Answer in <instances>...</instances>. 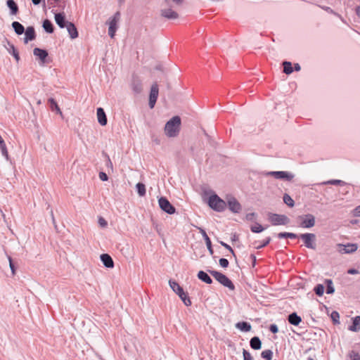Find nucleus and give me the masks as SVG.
<instances>
[{
	"instance_id": "1",
	"label": "nucleus",
	"mask_w": 360,
	"mask_h": 360,
	"mask_svg": "<svg viewBox=\"0 0 360 360\" xmlns=\"http://www.w3.org/2000/svg\"><path fill=\"white\" fill-rule=\"evenodd\" d=\"M181 119L179 116H174L165 124V132L168 137L176 136L180 131Z\"/></svg>"
},
{
	"instance_id": "2",
	"label": "nucleus",
	"mask_w": 360,
	"mask_h": 360,
	"mask_svg": "<svg viewBox=\"0 0 360 360\" xmlns=\"http://www.w3.org/2000/svg\"><path fill=\"white\" fill-rule=\"evenodd\" d=\"M169 284L172 290L179 295L184 304L187 307L191 305V301L188 297L187 293L184 291V289L175 281L169 280Z\"/></svg>"
},
{
	"instance_id": "3",
	"label": "nucleus",
	"mask_w": 360,
	"mask_h": 360,
	"mask_svg": "<svg viewBox=\"0 0 360 360\" xmlns=\"http://www.w3.org/2000/svg\"><path fill=\"white\" fill-rule=\"evenodd\" d=\"M208 204L212 209L217 212H223L226 207V201L221 199L217 194L210 196Z\"/></svg>"
},
{
	"instance_id": "4",
	"label": "nucleus",
	"mask_w": 360,
	"mask_h": 360,
	"mask_svg": "<svg viewBox=\"0 0 360 360\" xmlns=\"http://www.w3.org/2000/svg\"><path fill=\"white\" fill-rule=\"evenodd\" d=\"M209 272L222 285L231 290L235 289V286L232 281L224 274L214 270H210Z\"/></svg>"
},
{
	"instance_id": "5",
	"label": "nucleus",
	"mask_w": 360,
	"mask_h": 360,
	"mask_svg": "<svg viewBox=\"0 0 360 360\" xmlns=\"http://www.w3.org/2000/svg\"><path fill=\"white\" fill-rule=\"evenodd\" d=\"M268 220L273 226L287 225L290 222V219L286 215L271 212L268 214Z\"/></svg>"
},
{
	"instance_id": "6",
	"label": "nucleus",
	"mask_w": 360,
	"mask_h": 360,
	"mask_svg": "<svg viewBox=\"0 0 360 360\" xmlns=\"http://www.w3.org/2000/svg\"><path fill=\"white\" fill-rule=\"evenodd\" d=\"M327 294H333L335 291L332 280L326 279L323 283L316 285V295L321 296L324 293L325 289Z\"/></svg>"
},
{
	"instance_id": "7",
	"label": "nucleus",
	"mask_w": 360,
	"mask_h": 360,
	"mask_svg": "<svg viewBox=\"0 0 360 360\" xmlns=\"http://www.w3.org/2000/svg\"><path fill=\"white\" fill-rule=\"evenodd\" d=\"M120 20V13L119 11L116 12L114 15L110 18L109 20V27H108V34L110 38H114L115 35V32L117 30V23Z\"/></svg>"
},
{
	"instance_id": "8",
	"label": "nucleus",
	"mask_w": 360,
	"mask_h": 360,
	"mask_svg": "<svg viewBox=\"0 0 360 360\" xmlns=\"http://www.w3.org/2000/svg\"><path fill=\"white\" fill-rule=\"evenodd\" d=\"M266 175L274 176L277 179H283L287 181H291L294 178L292 173L285 171L269 172L266 173Z\"/></svg>"
},
{
	"instance_id": "9",
	"label": "nucleus",
	"mask_w": 360,
	"mask_h": 360,
	"mask_svg": "<svg viewBox=\"0 0 360 360\" xmlns=\"http://www.w3.org/2000/svg\"><path fill=\"white\" fill-rule=\"evenodd\" d=\"M226 202L230 211L233 213H239L242 210L240 202L233 196H228Z\"/></svg>"
},
{
	"instance_id": "10",
	"label": "nucleus",
	"mask_w": 360,
	"mask_h": 360,
	"mask_svg": "<svg viewBox=\"0 0 360 360\" xmlns=\"http://www.w3.org/2000/svg\"><path fill=\"white\" fill-rule=\"evenodd\" d=\"M159 206L164 212L167 214H172L175 213V207L169 202V201L165 197H161L158 200Z\"/></svg>"
},
{
	"instance_id": "11",
	"label": "nucleus",
	"mask_w": 360,
	"mask_h": 360,
	"mask_svg": "<svg viewBox=\"0 0 360 360\" xmlns=\"http://www.w3.org/2000/svg\"><path fill=\"white\" fill-rule=\"evenodd\" d=\"M358 249L356 243L338 244L337 250L341 254H349L354 252Z\"/></svg>"
},
{
	"instance_id": "12",
	"label": "nucleus",
	"mask_w": 360,
	"mask_h": 360,
	"mask_svg": "<svg viewBox=\"0 0 360 360\" xmlns=\"http://www.w3.org/2000/svg\"><path fill=\"white\" fill-rule=\"evenodd\" d=\"M159 94L158 85L157 83H154L150 88V95H149V107L150 108H153L155 103L157 101Z\"/></svg>"
},
{
	"instance_id": "13",
	"label": "nucleus",
	"mask_w": 360,
	"mask_h": 360,
	"mask_svg": "<svg viewBox=\"0 0 360 360\" xmlns=\"http://www.w3.org/2000/svg\"><path fill=\"white\" fill-rule=\"evenodd\" d=\"M298 220L300 221L299 226L302 228H310L314 225V217L311 214H307L304 217H299Z\"/></svg>"
},
{
	"instance_id": "14",
	"label": "nucleus",
	"mask_w": 360,
	"mask_h": 360,
	"mask_svg": "<svg viewBox=\"0 0 360 360\" xmlns=\"http://www.w3.org/2000/svg\"><path fill=\"white\" fill-rule=\"evenodd\" d=\"M299 238H301L305 247L307 248L314 249V246L313 245L314 240L315 238V235L313 233H302L299 235Z\"/></svg>"
},
{
	"instance_id": "15",
	"label": "nucleus",
	"mask_w": 360,
	"mask_h": 360,
	"mask_svg": "<svg viewBox=\"0 0 360 360\" xmlns=\"http://www.w3.org/2000/svg\"><path fill=\"white\" fill-rule=\"evenodd\" d=\"M55 21L60 28L66 27L67 24L69 22L66 20L65 15L64 13H55Z\"/></svg>"
},
{
	"instance_id": "16",
	"label": "nucleus",
	"mask_w": 360,
	"mask_h": 360,
	"mask_svg": "<svg viewBox=\"0 0 360 360\" xmlns=\"http://www.w3.org/2000/svg\"><path fill=\"white\" fill-rule=\"evenodd\" d=\"M25 37L24 38V43L27 44L28 41H32L36 38V33L34 27L29 26L25 30Z\"/></svg>"
},
{
	"instance_id": "17",
	"label": "nucleus",
	"mask_w": 360,
	"mask_h": 360,
	"mask_svg": "<svg viewBox=\"0 0 360 360\" xmlns=\"http://www.w3.org/2000/svg\"><path fill=\"white\" fill-rule=\"evenodd\" d=\"M97 118L98 122L101 126H105L108 122L107 116L104 110L102 108H97Z\"/></svg>"
},
{
	"instance_id": "18",
	"label": "nucleus",
	"mask_w": 360,
	"mask_h": 360,
	"mask_svg": "<svg viewBox=\"0 0 360 360\" xmlns=\"http://www.w3.org/2000/svg\"><path fill=\"white\" fill-rule=\"evenodd\" d=\"M33 54L38 57L39 60L44 63L46 62V58L48 56V52L45 49H41L39 48H35L33 50Z\"/></svg>"
},
{
	"instance_id": "19",
	"label": "nucleus",
	"mask_w": 360,
	"mask_h": 360,
	"mask_svg": "<svg viewBox=\"0 0 360 360\" xmlns=\"http://www.w3.org/2000/svg\"><path fill=\"white\" fill-rule=\"evenodd\" d=\"M131 86L136 94H140L143 90L142 83L137 77H133Z\"/></svg>"
},
{
	"instance_id": "20",
	"label": "nucleus",
	"mask_w": 360,
	"mask_h": 360,
	"mask_svg": "<svg viewBox=\"0 0 360 360\" xmlns=\"http://www.w3.org/2000/svg\"><path fill=\"white\" fill-rule=\"evenodd\" d=\"M352 323L348 327V330L352 332H359L360 330V316H356L352 319Z\"/></svg>"
},
{
	"instance_id": "21",
	"label": "nucleus",
	"mask_w": 360,
	"mask_h": 360,
	"mask_svg": "<svg viewBox=\"0 0 360 360\" xmlns=\"http://www.w3.org/2000/svg\"><path fill=\"white\" fill-rule=\"evenodd\" d=\"M6 43H7L8 46H6V48L8 52L15 58V59L16 60L17 62H18L20 60V56H19L18 51H17V49H15V47L11 42L6 40Z\"/></svg>"
},
{
	"instance_id": "22",
	"label": "nucleus",
	"mask_w": 360,
	"mask_h": 360,
	"mask_svg": "<svg viewBox=\"0 0 360 360\" xmlns=\"http://www.w3.org/2000/svg\"><path fill=\"white\" fill-rule=\"evenodd\" d=\"M101 260L103 265L107 268H113L114 262L112 257L108 254H102L101 255Z\"/></svg>"
},
{
	"instance_id": "23",
	"label": "nucleus",
	"mask_w": 360,
	"mask_h": 360,
	"mask_svg": "<svg viewBox=\"0 0 360 360\" xmlns=\"http://www.w3.org/2000/svg\"><path fill=\"white\" fill-rule=\"evenodd\" d=\"M66 28L72 39H76L78 37V31L74 23L68 22Z\"/></svg>"
},
{
	"instance_id": "24",
	"label": "nucleus",
	"mask_w": 360,
	"mask_h": 360,
	"mask_svg": "<svg viewBox=\"0 0 360 360\" xmlns=\"http://www.w3.org/2000/svg\"><path fill=\"white\" fill-rule=\"evenodd\" d=\"M161 15L167 19H176L179 16L178 13L171 8L162 9Z\"/></svg>"
},
{
	"instance_id": "25",
	"label": "nucleus",
	"mask_w": 360,
	"mask_h": 360,
	"mask_svg": "<svg viewBox=\"0 0 360 360\" xmlns=\"http://www.w3.org/2000/svg\"><path fill=\"white\" fill-rule=\"evenodd\" d=\"M199 230H200V233L202 234V236L205 241V243H206L207 248L209 250V252L210 253V255H212L214 251H213V249L212 247V243H211L210 238L208 237L206 231L203 229L199 228Z\"/></svg>"
},
{
	"instance_id": "26",
	"label": "nucleus",
	"mask_w": 360,
	"mask_h": 360,
	"mask_svg": "<svg viewBox=\"0 0 360 360\" xmlns=\"http://www.w3.org/2000/svg\"><path fill=\"white\" fill-rule=\"evenodd\" d=\"M288 321L290 324L293 326H298L302 321V319L297 314V313L293 312L288 315Z\"/></svg>"
},
{
	"instance_id": "27",
	"label": "nucleus",
	"mask_w": 360,
	"mask_h": 360,
	"mask_svg": "<svg viewBox=\"0 0 360 360\" xmlns=\"http://www.w3.org/2000/svg\"><path fill=\"white\" fill-rule=\"evenodd\" d=\"M6 5L10 9L11 15H16L18 13V6L14 0H7Z\"/></svg>"
},
{
	"instance_id": "28",
	"label": "nucleus",
	"mask_w": 360,
	"mask_h": 360,
	"mask_svg": "<svg viewBox=\"0 0 360 360\" xmlns=\"http://www.w3.org/2000/svg\"><path fill=\"white\" fill-rule=\"evenodd\" d=\"M250 345L252 349L255 350H258L260 349L262 347V342L259 337L255 336L250 339Z\"/></svg>"
},
{
	"instance_id": "29",
	"label": "nucleus",
	"mask_w": 360,
	"mask_h": 360,
	"mask_svg": "<svg viewBox=\"0 0 360 360\" xmlns=\"http://www.w3.org/2000/svg\"><path fill=\"white\" fill-rule=\"evenodd\" d=\"M198 278L207 284H211L212 283V279L210 278V276L203 271H200L198 273Z\"/></svg>"
},
{
	"instance_id": "30",
	"label": "nucleus",
	"mask_w": 360,
	"mask_h": 360,
	"mask_svg": "<svg viewBox=\"0 0 360 360\" xmlns=\"http://www.w3.org/2000/svg\"><path fill=\"white\" fill-rule=\"evenodd\" d=\"M12 27L13 28L15 32L18 34V35H20L22 34V33H24L25 32V27L24 26L20 23L18 21H14L12 22Z\"/></svg>"
},
{
	"instance_id": "31",
	"label": "nucleus",
	"mask_w": 360,
	"mask_h": 360,
	"mask_svg": "<svg viewBox=\"0 0 360 360\" xmlns=\"http://www.w3.org/2000/svg\"><path fill=\"white\" fill-rule=\"evenodd\" d=\"M236 327L243 332H248L251 330V325L246 321L238 322Z\"/></svg>"
},
{
	"instance_id": "32",
	"label": "nucleus",
	"mask_w": 360,
	"mask_h": 360,
	"mask_svg": "<svg viewBox=\"0 0 360 360\" xmlns=\"http://www.w3.org/2000/svg\"><path fill=\"white\" fill-rule=\"evenodd\" d=\"M42 27L47 33L51 34L54 31L53 23L48 19L43 21Z\"/></svg>"
},
{
	"instance_id": "33",
	"label": "nucleus",
	"mask_w": 360,
	"mask_h": 360,
	"mask_svg": "<svg viewBox=\"0 0 360 360\" xmlns=\"http://www.w3.org/2000/svg\"><path fill=\"white\" fill-rule=\"evenodd\" d=\"M48 101L50 105V108L52 111H56L57 113L62 115V112H61L58 105L57 104L56 101L53 98H50Z\"/></svg>"
},
{
	"instance_id": "34",
	"label": "nucleus",
	"mask_w": 360,
	"mask_h": 360,
	"mask_svg": "<svg viewBox=\"0 0 360 360\" xmlns=\"http://www.w3.org/2000/svg\"><path fill=\"white\" fill-rule=\"evenodd\" d=\"M278 237L279 238H299V236L293 233H289V232H281L278 234Z\"/></svg>"
},
{
	"instance_id": "35",
	"label": "nucleus",
	"mask_w": 360,
	"mask_h": 360,
	"mask_svg": "<svg viewBox=\"0 0 360 360\" xmlns=\"http://www.w3.org/2000/svg\"><path fill=\"white\" fill-rule=\"evenodd\" d=\"M283 72L286 75H290L293 72V68L292 67V63L289 61H284L283 63Z\"/></svg>"
},
{
	"instance_id": "36",
	"label": "nucleus",
	"mask_w": 360,
	"mask_h": 360,
	"mask_svg": "<svg viewBox=\"0 0 360 360\" xmlns=\"http://www.w3.org/2000/svg\"><path fill=\"white\" fill-rule=\"evenodd\" d=\"M136 191L139 196L143 197L146 195V186L143 183H138L136 185Z\"/></svg>"
},
{
	"instance_id": "37",
	"label": "nucleus",
	"mask_w": 360,
	"mask_h": 360,
	"mask_svg": "<svg viewBox=\"0 0 360 360\" xmlns=\"http://www.w3.org/2000/svg\"><path fill=\"white\" fill-rule=\"evenodd\" d=\"M0 150L3 156L6 158L7 160L9 159V155L7 150V147L4 141L0 142Z\"/></svg>"
},
{
	"instance_id": "38",
	"label": "nucleus",
	"mask_w": 360,
	"mask_h": 360,
	"mask_svg": "<svg viewBox=\"0 0 360 360\" xmlns=\"http://www.w3.org/2000/svg\"><path fill=\"white\" fill-rule=\"evenodd\" d=\"M261 356L265 360H271L273 357V352L271 349H266L262 352Z\"/></svg>"
},
{
	"instance_id": "39",
	"label": "nucleus",
	"mask_w": 360,
	"mask_h": 360,
	"mask_svg": "<svg viewBox=\"0 0 360 360\" xmlns=\"http://www.w3.org/2000/svg\"><path fill=\"white\" fill-rule=\"evenodd\" d=\"M330 318L333 322L334 324H340V314L338 311H333L330 314Z\"/></svg>"
},
{
	"instance_id": "40",
	"label": "nucleus",
	"mask_w": 360,
	"mask_h": 360,
	"mask_svg": "<svg viewBox=\"0 0 360 360\" xmlns=\"http://www.w3.org/2000/svg\"><path fill=\"white\" fill-rule=\"evenodd\" d=\"M283 201L284 202L288 205L289 207H293L294 206V200L292 199V198L288 195V194H285L283 195Z\"/></svg>"
},
{
	"instance_id": "41",
	"label": "nucleus",
	"mask_w": 360,
	"mask_h": 360,
	"mask_svg": "<svg viewBox=\"0 0 360 360\" xmlns=\"http://www.w3.org/2000/svg\"><path fill=\"white\" fill-rule=\"evenodd\" d=\"M321 184H332V185H339V186H345L346 184L345 181L341 180H330L326 182H323Z\"/></svg>"
},
{
	"instance_id": "42",
	"label": "nucleus",
	"mask_w": 360,
	"mask_h": 360,
	"mask_svg": "<svg viewBox=\"0 0 360 360\" xmlns=\"http://www.w3.org/2000/svg\"><path fill=\"white\" fill-rule=\"evenodd\" d=\"M250 229L251 231L253 232V233H260L262 232L264 229L259 224H256L254 226H252L250 227Z\"/></svg>"
},
{
	"instance_id": "43",
	"label": "nucleus",
	"mask_w": 360,
	"mask_h": 360,
	"mask_svg": "<svg viewBox=\"0 0 360 360\" xmlns=\"http://www.w3.org/2000/svg\"><path fill=\"white\" fill-rule=\"evenodd\" d=\"M271 240V239L270 237L266 238V239H264L261 243H259L258 245L256 246V248L260 249V248H262L266 246L270 243Z\"/></svg>"
},
{
	"instance_id": "44",
	"label": "nucleus",
	"mask_w": 360,
	"mask_h": 360,
	"mask_svg": "<svg viewBox=\"0 0 360 360\" xmlns=\"http://www.w3.org/2000/svg\"><path fill=\"white\" fill-rule=\"evenodd\" d=\"M349 356L351 360H360V354L354 351H352Z\"/></svg>"
},
{
	"instance_id": "45",
	"label": "nucleus",
	"mask_w": 360,
	"mask_h": 360,
	"mask_svg": "<svg viewBox=\"0 0 360 360\" xmlns=\"http://www.w3.org/2000/svg\"><path fill=\"white\" fill-rule=\"evenodd\" d=\"M243 360H253L250 353L246 349L243 350Z\"/></svg>"
},
{
	"instance_id": "46",
	"label": "nucleus",
	"mask_w": 360,
	"mask_h": 360,
	"mask_svg": "<svg viewBox=\"0 0 360 360\" xmlns=\"http://www.w3.org/2000/svg\"><path fill=\"white\" fill-rule=\"evenodd\" d=\"M219 265L223 267V268H226L228 267L229 264V262L228 261V259H225V258H221L219 261Z\"/></svg>"
},
{
	"instance_id": "47",
	"label": "nucleus",
	"mask_w": 360,
	"mask_h": 360,
	"mask_svg": "<svg viewBox=\"0 0 360 360\" xmlns=\"http://www.w3.org/2000/svg\"><path fill=\"white\" fill-rule=\"evenodd\" d=\"M352 214L353 217H360V205L352 210Z\"/></svg>"
},
{
	"instance_id": "48",
	"label": "nucleus",
	"mask_w": 360,
	"mask_h": 360,
	"mask_svg": "<svg viewBox=\"0 0 360 360\" xmlns=\"http://www.w3.org/2000/svg\"><path fill=\"white\" fill-rule=\"evenodd\" d=\"M8 259L9 261V266H10L11 270L12 271V274H13V275H14L15 274V267L13 262L12 257L11 256H8Z\"/></svg>"
},
{
	"instance_id": "49",
	"label": "nucleus",
	"mask_w": 360,
	"mask_h": 360,
	"mask_svg": "<svg viewBox=\"0 0 360 360\" xmlns=\"http://www.w3.org/2000/svg\"><path fill=\"white\" fill-rule=\"evenodd\" d=\"M219 243L223 247L227 249L233 256H235V252L230 245H229L228 244L223 241H220Z\"/></svg>"
},
{
	"instance_id": "50",
	"label": "nucleus",
	"mask_w": 360,
	"mask_h": 360,
	"mask_svg": "<svg viewBox=\"0 0 360 360\" xmlns=\"http://www.w3.org/2000/svg\"><path fill=\"white\" fill-rule=\"evenodd\" d=\"M98 176H99L100 179L103 181H105L108 179V175L103 172H101L99 173Z\"/></svg>"
},
{
	"instance_id": "51",
	"label": "nucleus",
	"mask_w": 360,
	"mask_h": 360,
	"mask_svg": "<svg viewBox=\"0 0 360 360\" xmlns=\"http://www.w3.org/2000/svg\"><path fill=\"white\" fill-rule=\"evenodd\" d=\"M269 330H270L272 333H278V326H277L276 324H271V325H270V326H269Z\"/></svg>"
},
{
	"instance_id": "52",
	"label": "nucleus",
	"mask_w": 360,
	"mask_h": 360,
	"mask_svg": "<svg viewBox=\"0 0 360 360\" xmlns=\"http://www.w3.org/2000/svg\"><path fill=\"white\" fill-rule=\"evenodd\" d=\"M98 224L101 227H105L108 224L107 221L103 217L99 218Z\"/></svg>"
},
{
	"instance_id": "53",
	"label": "nucleus",
	"mask_w": 360,
	"mask_h": 360,
	"mask_svg": "<svg viewBox=\"0 0 360 360\" xmlns=\"http://www.w3.org/2000/svg\"><path fill=\"white\" fill-rule=\"evenodd\" d=\"M255 213L252 212V213L247 214L245 217H246L247 220L252 221L255 219Z\"/></svg>"
},
{
	"instance_id": "54",
	"label": "nucleus",
	"mask_w": 360,
	"mask_h": 360,
	"mask_svg": "<svg viewBox=\"0 0 360 360\" xmlns=\"http://www.w3.org/2000/svg\"><path fill=\"white\" fill-rule=\"evenodd\" d=\"M250 258L252 261V266L255 267L256 265V256L253 254L250 255Z\"/></svg>"
},
{
	"instance_id": "55",
	"label": "nucleus",
	"mask_w": 360,
	"mask_h": 360,
	"mask_svg": "<svg viewBox=\"0 0 360 360\" xmlns=\"http://www.w3.org/2000/svg\"><path fill=\"white\" fill-rule=\"evenodd\" d=\"M347 273L349 274H359V271L355 269H349L348 271H347Z\"/></svg>"
},
{
	"instance_id": "56",
	"label": "nucleus",
	"mask_w": 360,
	"mask_h": 360,
	"mask_svg": "<svg viewBox=\"0 0 360 360\" xmlns=\"http://www.w3.org/2000/svg\"><path fill=\"white\" fill-rule=\"evenodd\" d=\"M303 360H314V357L310 355L305 354L303 356Z\"/></svg>"
},
{
	"instance_id": "57",
	"label": "nucleus",
	"mask_w": 360,
	"mask_h": 360,
	"mask_svg": "<svg viewBox=\"0 0 360 360\" xmlns=\"http://www.w3.org/2000/svg\"><path fill=\"white\" fill-rule=\"evenodd\" d=\"M326 11H330V12H331V13H333V11H332L330 8H326ZM334 14H335V15H337L338 18H340V20H341L342 22H345V21H344V19L342 18V16H341V15H340L337 14L336 13H334Z\"/></svg>"
},
{
	"instance_id": "58",
	"label": "nucleus",
	"mask_w": 360,
	"mask_h": 360,
	"mask_svg": "<svg viewBox=\"0 0 360 360\" xmlns=\"http://www.w3.org/2000/svg\"><path fill=\"white\" fill-rule=\"evenodd\" d=\"M300 69H301L300 65L298 63H295L294 64V70L295 71H300Z\"/></svg>"
},
{
	"instance_id": "59",
	"label": "nucleus",
	"mask_w": 360,
	"mask_h": 360,
	"mask_svg": "<svg viewBox=\"0 0 360 360\" xmlns=\"http://www.w3.org/2000/svg\"><path fill=\"white\" fill-rule=\"evenodd\" d=\"M54 1V6H60L61 0H53Z\"/></svg>"
},
{
	"instance_id": "60",
	"label": "nucleus",
	"mask_w": 360,
	"mask_h": 360,
	"mask_svg": "<svg viewBox=\"0 0 360 360\" xmlns=\"http://www.w3.org/2000/svg\"><path fill=\"white\" fill-rule=\"evenodd\" d=\"M107 165L108 167H112V163L109 158V156H108V162H107Z\"/></svg>"
},
{
	"instance_id": "61",
	"label": "nucleus",
	"mask_w": 360,
	"mask_h": 360,
	"mask_svg": "<svg viewBox=\"0 0 360 360\" xmlns=\"http://www.w3.org/2000/svg\"><path fill=\"white\" fill-rule=\"evenodd\" d=\"M41 0H32L33 4L34 5H39L41 3Z\"/></svg>"
},
{
	"instance_id": "62",
	"label": "nucleus",
	"mask_w": 360,
	"mask_h": 360,
	"mask_svg": "<svg viewBox=\"0 0 360 360\" xmlns=\"http://www.w3.org/2000/svg\"><path fill=\"white\" fill-rule=\"evenodd\" d=\"M356 13L358 16L360 17V6H357L356 8Z\"/></svg>"
},
{
	"instance_id": "63",
	"label": "nucleus",
	"mask_w": 360,
	"mask_h": 360,
	"mask_svg": "<svg viewBox=\"0 0 360 360\" xmlns=\"http://www.w3.org/2000/svg\"><path fill=\"white\" fill-rule=\"evenodd\" d=\"M172 1L178 5L181 4L183 2V0H172Z\"/></svg>"
},
{
	"instance_id": "64",
	"label": "nucleus",
	"mask_w": 360,
	"mask_h": 360,
	"mask_svg": "<svg viewBox=\"0 0 360 360\" xmlns=\"http://www.w3.org/2000/svg\"><path fill=\"white\" fill-rule=\"evenodd\" d=\"M51 216H52L53 221H55V219H54V217H53V211H51Z\"/></svg>"
}]
</instances>
